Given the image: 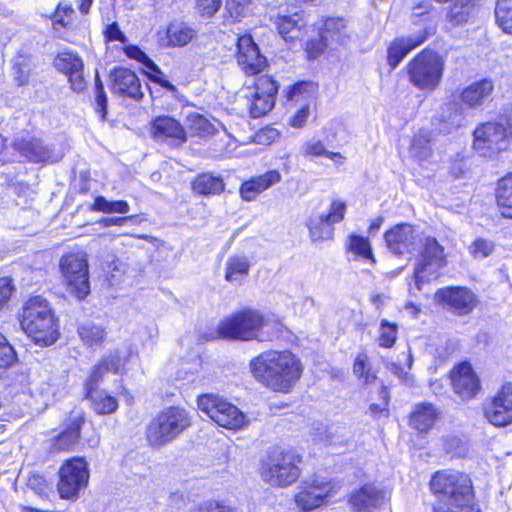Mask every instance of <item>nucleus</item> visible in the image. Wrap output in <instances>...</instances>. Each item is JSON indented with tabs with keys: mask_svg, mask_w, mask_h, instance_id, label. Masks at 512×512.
Masks as SVG:
<instances>
[{
	"mask_svg": "<svg viewBox=\"0 0 512 512\" xmlns=\"http://www.w3.org/2000/svg\"><path fill=\"white\" fill-rule=\"evenodd\" d=\"M253 377L275 392L288 393L301 378L303 366L288 350H270L254 357L249 364Z\"/></svg>",
	"mask_w": 512,
	"mask_h": 512,
	"instance_id": "nucleus-1",
	"label": "nucleus"
},
{
	"mask_svg": "<svg viewBox=\"0 0 512 512\" xmlns=\"http://www.w3.org/2000/svg\"><path fill=\"white\" fill-rule=\"evenodd\" d=\"M430 490L436 497L433 511L476 505L472 481L459 471H437L430 480Z\"/></svg>",
	"mask_w": 512,
	"mask_h": 512,
	"instance_id": "nucleus-2",
	"label": "nucleus"
},
{
	"mask_svg": "<svg viewBox=\"0 0 512 512\" xmlns=\"http://www.w3.org/2000/svg\"><path fill=\"white\" fill-rule=\"evenodd\" d=\"M20 324L27 336L41 347L54 344L60 336L58 320L49 302L40 296L32 297L25 302Z\"/></svg>",
	"mask_w": 512,
	"mask_h": 512,
	"instance_id": "nucleus-3",
	"label": "nucleus"
},
{
	"mask_svg": "<svg viewBox=\"0 0 512 512\" xmlns=\"http://www.w3.org/2000/svg\"><path fill=\"white\" fill-rule=\"evenodd\" d=\"M192 424L184 408L172 406L161 411L147 426L146 438L155 448L163 447L178 438Z\"/></svg>",
	"mask_w": 512,
	"mask_h": 512,
	"instance_id": "nucleus-4",
	"label": "nucleus"
},
{
	"mask_svg": "<svg viewBox=\"0 0 512 512\" xmlns=\"http://www.w3.org/2000/svg\"><path fill=\"white\" fill-rule=\"evenodd\" d=\"M301 458L292 452L275 450L262 462L261 478L273 487H287L298 480L301 474Z\"/></svg>",
	"mask_w": 512,
	"mask_h": 512,
	"instance_id": "nucleus-5",
	"label": "nucleus"
},
{
	"mask_svg": "<svg viewBox=\"0 0 512 512\" xmlns=\"http://www.w3.org/2000/svg\"><path fill=\"white\" fill-rule=\"evenodd\" d=\"M410 83L423 91L435 90L442 79L444 60L436 52L423 50L406 66Z\"/></svg>",
	"mask_w": 512,
	"mask_h": 512,
	"instance_id": "nucleus-6",
	"label": "nucleus"
},
{
	"mask_svg": "<svg viewBox=\"0 0 512 512\" xmlns=\"http://www.w3.org/2000/svg\"><path fill=\"white\" fill-rule=\"evenodd\" d=\"M418 243L421 244V250L414 270V280L416 288L421 290L425 282L438 277V271L446 265V257L444 247L434 237L420 236Z\"/></svg>",
	"mask_w": 512,
	"mask_h": 512,
	"instance_id": "nucleus-7",
	"label": "nucleus"
},
{
	"mask_svg": "<svg viewBox=\"0 0 512 512\" xmlns=\"http://www.w3.org/2000/svg\"><path fill=\"white\" fill-rule=\"evenodd\" d=\"M197 405L201 412L226 429H241L248 423L246 416L235 405L216 394L200 395Z\"/></svg>",
	"mask_w": 512,
	"mask_h": 512,
	"instance_id": "nucleus-8",
	"label": "nucleus"
},
{
	"mask_svg": "<svg viewBox=\"0 0 512 512\" xmlns=\"http://www.w3.org/2000/svg\"><path fill=\"white\" fill-rule=\"evenodd\" d=\"M265 324L264 318L256 310L244 309L223 320L217 329L220 337L248 341L258 339Z\"/></svg>",
	"mask_w": 512,
	"mask_h": 512,
	"instance_id": "nucleus-9",
	"label": "nucleus"
},
{
	"mask_svg": "<svg viewBox=\"0 0 512 512\" xmlns=\"http://www.w3.org/2000/svg\"><path fill=\"white\" fill-rule=\"evenodd\" d=\"M59 267L66 283L67 291L79 300L84 299L90 292L86 253L78 251L62 256Z\"/></svg>",
	"mask_w": 512,
	"mask_h": 512,
	"instance_id": "nucleus-10",
	"label": "nucleus"
},
{
	"mask_svg": "<svg viewBox=\"0 0 512 512\" xmlns=\"http://www.w3.org/2000/svg\"><path fill=\"white\" fill-rule=\"evenodd\" d=\"M336 492L337 486L331 480L313 476L297 487L294 502L299 511L310 512L328 504Z\"/></svg>",
	"mask_w": 512,
	"mask_h": 512,
	"instance_id": "nucleus-11",
	"label": "nucleus"
},
{
	"mask_svg": "<svg viewBox=\"0 0 512 512\" xmlns=\"http://www.w3.org/2000/svg\"><path fill=\"white\" fill-rule=\"evenodd\" d=\"M58 492L62 499H76L79 492L86 488L89 480L87 463L83 458L66 461L59 472Z\"/></svg>",
	"mask_w": 512,
	"mask_h": 512,
	"instance_id": "nucleus-12",
	"label": "nucleus"
},
{
	"mask_svg": "<svg viewBox=\"0 0 512 512\" xmlns=\"http://www.w3.org/2000/svg\"><path fill=\"white\" fill-rule=\"evenodd\" d=\"M474 148L484 157H491L510 148L502 122H486L474 130Z\"/></svg>",
	"mask_w": 512,
	"mask_h": 512,
	"instance_id": "nucleus-13",
	"label": "nucleus"
},
{
	"mask_svg": "<svg viewBox=\"0 0 512 512\" xmlns=\"http://www.w3.org/2000/svg\"><path fill=\"white\" fill-rule=\"evenodd\" d=\"M435 299L448 311L459 316L470 314L478 305L475 293L467 287H447L439 289Z\"/></svg>",
	"mask_w": 512,
	"mask_h": 512,
	"instance_id": "nucleus-14",
	"label": "nucleus"
},
{
	"mask_svg": "<svg viewBox=\"0 0 512 512\" xmlns=\"http://www.w3.org/2000/svg\"><path fill=\"white\" fill-rule=\"evenodd\" d=\"M486 419L496 427L512 424V383H505L484 409Z\"/></svg>",
	"mask_w": 512,
	"mask_h": 512,
	"instance_id": "nucleus-15",
	"label": "nucleus"
},
{
	"mask_svg": "<svg viewBox=\"0 0 512 512\" xmlns=\"http://www.w3.org/2000/svg\"><path fill=\"white\" fill-rule=\"evenodd\" d=\"M278 92V84L268 76L257 79L254 92L250 98V114L253 118H259L267 114L275 104Z\"/></svg>",
	"mask_w": 512,
	"mask_h": 512,
	"instance_id": "nucleus-16",
	"label": "nucleus"
},
{
	"mask_svg": "<svg viewBox=\"0 0 512 512\" xmlns=\"http://www.w3.org/2000/svg\"><path fill=\"white\" fill-rule=\"evenodd\" d=\"M419 238L420 235L408 223L395 225L384 234L387 248L395 255L412 253L416 250Z\"/></svg>",
	"mask_w": 512,
	"mask_h": 512,
	"instance_id": "nucleus-17",
	"label": "nucleus"
},
{
	"mask_svg": "<svg viewBox=\"0 0 512 512\" xmlns=\"http://www.w3.org/2000/svg\"><path fill=\"white\" fill-rule=\"evenodd\" d=\"M55 68L68 77L71 89L75 92H82L87 86L83 76L84 63L75 53L62 52L54 59Z\"/></svg>",
	"mask_w": 512,
	"mask_h": 512,
	"instance_id": "nucleus-18",
	"label": "nucleus"
},
{
	"mask_svg": "<svg viewBox=\"0 0 512 512\" xmlns=\"http://www.w3.org/2000/svg\"><path fill=\"white\" fill-rule=\"evenodd\" d=\"M387 500V493L373 484L362 486L350 497L354 512H378Z\"/></svg>",
	"mask_w": 512,
	"mask_h": 512,
	"instance_id": "nucleus-19",
	"label": "nucleus"
},
{
	"mask_svg": "<svg viewBox=\"0 0 512 512\" xmlns=\"http://www.w3.org/2000/svg\"><path fill=\"white\" fill-rule=\"evenodd\" d=\"M237 61L241 68L249 74L262 71L266 59L259 52L258 46L250 35H242L237 41Z\"/></svg>",
	"mask_w": 512,
	"mask_h": 512,
	"instance_id": "nucleus-20",
	"label": "nucleus"
},
{
	"mask_svg": "<svg viewBox=\"0 0 512 512\" xmlns=\"http://www.w3.org/2000/svg\"><path fill=\"white\" fill-rule=\"evenodd\" d=\"M454 392L463 400H470L480 390V381L468 363H462L451 371Z\"/></svg>",
	"mask_w": 512,
	"mask_h": 512,
	"instance_id": "nucleus-21",
	"label": "nucleus"
},
{
	"mask_svg": "<svg viewBox=\"0 0 512 512\" xmlns=\"http://www.w3.org/2000/svg\"><path fill=\"white\" fill-rule=\"evenodd\" d=\"M150 131L154 139L169 141L173 145H181L187 140L180 122L168 115L156 117L151 123Z\"/></svg>",
	"mask_w": 512,
	"mask_h": 512,
	"instance_id": "nucleus-22",
	"label": "nucleus"
},
{
	"mask_svg": "<svg viewBox=\"0 0 512 512\" xmlns=\"http://www.w3.org/2000/svg\"><path fill=\"white\" fill-rule=\"evenodd\" d=\"M110 79L113 93L135 100L143 98L140 80L133 71L123 67L115 68L110 74Z\"/></svg>",
	"mask_w": 512,
	"mask_h": 512,
	"instance_id": "nucleus-23",
	"label": "nucleus"
},
{
	"mask_svg": "<svg viewBox=\"0 0 512 512\" xmlns=\"http://www.w3.org/2000/svg\"><path fill=\"white\" fill-rule=\"evenodd\" d=\"M13 147L23 157L34 163L56 162L60 159L49 147L43 145L42 141L36 138L16 139L13 142Z\"/></svg>",
	"mask_w": 512,
	"mask_h": 512,
	"instance_id": "nucleus-24",
	"label": "nucleus"
},
{
	"mask_svg": "<svg viewBox=\"0 0 512 512\" xmlns=\"http://www.w3.org/2000/svg\"><path fill=\"white\" fill-rule=\"evenodd\" d=\"M427 37V31L420 30L409 37L396 38L388 47L387 61L391 69H395L406 55L423 44Z\"/></svg>",
	"mask_w": 512,
	"mask_h": 512,
	"instance_id": "nucleus-25",
	"label": "nucleus"
},
{
	"mask_svg": "<svg viewBox=\"0 0 512 512\" xmlns=\"http://www.w3.org/2000/svg\"><path fill=\"white\" fill-rule=\"evenodd\" d=\"M281 181L277 170H270L263 175L245 181L240 187V195L245 201L254 200L260 193Z\"/></svg>",
	"mask_w": 512,
	"mask_h": 512,
	"instance_id": "nucleus-26",
	"label": "nucleus"
},
{
	"mask_svg": "<svg viewBox=\"0 0 512 512\" xmlns=\"http://www.w3.org/2000/svg\"><path fill=\"white\" fill-rule=\"evenodd\" d=\"M84 423V416L81 412H72L68 418L67 428L53 443V448L58 451L73 450L80 437V429Z\"/></svg>",
	"mask_w": 512,
	"mask_h": 512,
	"instance_id": "nucleus-27",
	"label": "nucleus"
},
{
	"mask_svg": "<svg viewBox=\"0 0 512 512\" xmlns=\"http://www.w3.org/2000/svg\"><path fill=\"white\" fill-rule=\"evenodd\" d=\"M494 84L489 79L476 81L461 92V100L470 108H479L491 99Z\"/></svg>",
	"mask_w": 512,
	"mask_h": 512,
	"instance_id": "nucleus-28",
	"label": "nucleus"
},
{
	"mask_svg": "<svg viewBox=\"0 0 512 512\" xmlns=\"http://www.w3.org/2000/svg\"><path fill=\"white\" fill-rule=\"evenodd\" d=\"M441 412L431 403H420L410 416V424L419 432L430 430L440 418Z\"/></svg>",
	"mask_w": 512,
	"mask_h": 512,
	"instance_id": "nucleus-29",
	"label": "nucleus"
},
{
	"mask_svg": "<svg viewBox=\"0 0 512 512\" xmlns=\"http://www.w3.org/2000/svg\"><path fill=\"white\" fill-rule=\"evenodd\" d=\"M97 384L98 383H91L90 378L86 383V397L91 400L93 410L99 415L115 412L118 408V401L105 391L96 390L95 386Z\"/></svg>",
	"mask_w": 512,
	"mask_h": 512,
	"instance_id": "nucleus-30",
	"label": "nucleus"
},
{
	"mask_svg": "<svg viewBox=\"0 0 512 512\" xmlns=\"http://www.w3.org/2000/svg\"><path fill=\"white\" fill-rule=\"evenodd\" d=\"M195 30L185 23H171L164 34H159L162 45L182 47L187 45L195 36Z\"/></svg>",
	"mask_w": 512,
	"mask_h": 512,
	"instance_id": "nucleus-31",
	"label": "nucleus"
},
{
	"mask_svg": "<svg viewBox=\"0 0 512 512\" xmlns=\"http://www.w3.org/2000/svg\"><path fill=\"white\" fill-rule=\"evenodd\" d=\"M275 23L279 34L286 41L300 38L303 34V28L306 26L303 15L300 13L278 16Z\"/></svg>",
	"mask_w": 512,
	"mask_h": 512,
	"instance_id": "nucleus-32",
	"label": "nucleus"
},
{
	"mask_svg": "<svg viewBox=\"0 0 512 512\" xmlns=\"http://www.w3.org/2000/svg\"><path fill=\"white\" fill-rule=\"evenodd\" d=\"M250 271V262L243 255L230 256L225 264V280L234 285H241Z\"/></svg>",
	"mask_w": 512,
	"mask_h": 512,
	"instance_id": "nucleus-33",
	"label": "nucleus"
},
{
	"mask_svg": "<svg viewBox=\"0 0 512 512\" xmlns=\"http://www.w3.org/2000/svg\"><path fill=\"white\" fill-rule=\"evenodd\" d=\"M77 332L83 344L90 348L101 346L107 335L105 327L93 321L81 323Z\"/></svg>",
	"mask_w": 512,
	"mask_h": 512,
	"instance_id": "nucleus-34",
	"label": "nucleus"
},
{
	"mask_svg": "<svg viewBox=\"0 0 512 512\" xmlns=\"http://www.w3.org/2000/svg\"><path fill=\"white\" fill-rule=\"evenodd\" d=\"M476 0H455L447 14V20L452 26L468 23L474 16Z\"/></svg>",
	"mask_w": 512,
	"mask_h": 512,
	"instance_id": "nucleus-35",
	"label": "nucleus"
},
{
	"mask_svg": "<svg viewBox=\"0 0 512 512\" xmlns=\"http://www.w3.org/2000/svg\"><path fill=\"white\" fill-rule=\"evenodd\" d=\"M320 34L329 45L332 43L344 44L348 37L344 19L339 17L327 18Z\"/></svg>",
	"mask_w": 512,
	"mask_h": 512,
	"instance_id": "nucleus-36",
	"label": "nucleus"
},
{
	"mask_svg": "<svg viewBox=\"0 0 512 512\" xmlns=\"http://www.w3.org/2000/svg\"><path fill=\"white\" fill-rule=\"evenodd\" d=\"M496 199L501 214L506 218H512V173L498 181Z\"/></svg>",
	"mask_w": 512,
	"mask_h": 512,
	"instance_id": "nucleus-37",
	"label": "nucleus"
},
{
	"mask_svg": "<svg viewBox=\"0 0 512 512\" xmlns=\"http://www.w3.org/2000/svg\"><path fill=\"white\" fill-rule=\"evenodd\" d=\"M223 179L212 174H201L193 182V190L200 195H218L224 191Z\"/></svg>",
	"mask_w": 512,
	"mask_h": 512,
	"instance_id": "nucleus-38",
	"label": "nucleus"
},
{
	"mask_svg": "<svg viewBox=\"0 0 512 512\" xmlns=\"http://www.w3.org/2000/svg\"><path fill=\"white\" fill-rule=\"evenodd\" d=\"M301 154L304 157L310 158L326 157L337 165H342L345 160L340 153L328 151L324 144L319 140H311L304 143L301 147Z\"/></svg>",
	"mask_w": 512,
	"mask_h": 512,
	"instance_id": "nucleus-39",
	"label": "nucleus"
},
{
	"mask_svg": "<svg viewBox=\"0 0 512 512\" xmlns=\"http://www.w3.org/2000/svg\"><path fill=\"white\" fill-rule=\"evenodd\" d=\"M310 238L313 242H320L332 238L333 225L321 215L312 216L308 222Z\"/></svg>",
	"mask_w": 512,
	"mask_h": 512,
	"instance_id": "nucleus-40",
	"label": "nucleus"
},
{
	"mask_svg": "<svg viewBox=\"0 0 512 512\" xmlns=\"http://www.w3.org/2000/svg\"><path fill=\"white\" fill-rule=\"evenodd\" d=\"M122 360L118 351L111 352L99 363L90 375L91 383H98L105 372L118 373Z\"/></svg>",
	"mask_w": 512,
	"mask_h": 512,
	"instance_id": "nucleus-41",
	"label": "nucleus"
},
{
	"mask_svg": "<svg viewBox=\"0 0 512 512\" xmlns=\"http://www.w3.org/2000/svg\"><path fill=\"white\" fill-rule=\"evenodd\" d=\"M348 251L362 260L372 264L375 263L370 243L368 239L364 237L351 235L349 237Z\"/></svg>",
	"mask_w": 512,
	"mask_h": 512,
	"instance_id": "nucleus-42",
	"label": "nucleus"
},
{
	"mask_svg": "<svg viewBox=\"0 0 512 512\" xmlns=\"http://www.w3.org/2000/svg\"><path fill=\"white\" fill-rule=\"evenodd\" d=\"M495 17L499 27L512 34V0H497Z\"/></svg>",
	"mask_w": 512,
	"mask_h": 512,
	"instance_id": "nucleus-43",
	"label": "nucleus"
},
{
	"mask_svg": "<svg viewBox=\"0 0 512 512\" xmlns=\"http://www.w3.org/2000/svg\"><path fill=\"white\" fill-rule=\"evenodd\" d=\"M441 120L448 125V129L460 127L463 122L462 107L455 101H450L442 107Z\"/></svg>",
	"mask_w": 512,
	"mask_h": 512,
	"instance_id": "nucleus-44",
	"label": "nucleus"
},
{
	"mask_svg": "<svg viewBox=\"0 0 512 512\" xmlns=\"http://www.w3.org/2000/svg\"><path fill=\"white\" fill-rule=\"evenodd\" d=\"M91 209L94 211H99L107 214H127L130 210V207L126 201H108L104 197L98 196L95 198Z\"/></svg>",
	"mask_w": 512,
	"mask_h": 512,
	"instance_id": "nucleus-45",
	"label": "nucleus"
},
{
	"mask_svg": "<svg viewBox=\"0 0 512 512\" xmlns=\"http://www.w3.org/2000/svg\"><path fill=\"white\" fill-rule=\"evenodd\" d=\"M188 129L193 136L205 137L213 134V125L202 115L192 113L188 116Z\"/></svg>",
	"mask_w": 512,
	"mask_h": 512,
	"instance_id": "nucleus-46",
	"label": "nucleus"
},
{
	"mask_svg": "<svg viewBox=\"0 0 512 512\" xmlns=\"http://www.w3.org/2000/svg\"><path fill=\"white\" fill-rule=\"evenodd\" d=\"M410 151L411 154L419 160H425L430 156L431 148L429 146V137L426 131H420L414 135L411 141Z\"/></svg>",
	"mask_w": 512,
	"mask_h": 512,
	"instance_id": "nucleus-47",
	"label": "nucleus"
},
{
	"mask_svg": "<svg viewBox=\"0 0 512 512\" xmlns=\"http://www.w3.org/2000/svg\"><path fill=\"white\" fill-rule=\"evenodd\" d=\"M353 373L364 384H370L376 379L375 373L371 371L368 357L365 354H359L353 365Z\"/></svg>",
	"mask_w": 512,
	"mask_h": 512,
	"instance_id": "nucleus-48",
	"label": "nucleus"
},
{
	"mask_svg": "<svg viewBox=\"0 0 512 512\" xmlns=\"http://www.w3.org/2000/svg\"><path fill=\"white\" fill-rule=\"evenodd\" d=\"M397 325L383 319L379 328V345L384 348H391L397 339Z\"/></svg>",
	"mask_w": 512,
	"mask_h": 512,
	"instance_id": "nucleus-49",
	"label": "nucleus"
},
{
	"mask_svg": "<svg viewBox=\"0 0 512 512\" xmlns=\"http://www.w3.org/2000/svg\"><path fill=\"white\" fill-rule=\"evenodd\" d=\"M125 53L129 58L141 62L147 70L161 74L160 68L139 47L133 45L127 46Z\"/></svg>",
	"mask_w": 512,
	"mask_h": 512,
	"instance_id": "nucleus-50",
	"label": "nucleus"
},
{
	"mask_svg": "<svg viewBox=\"0 0 512 512\" xmlns=\"http://www.w3.org/2000/svg\"><path fill=\"white\" fill-rule=\"evenodd\" d=\"M329 46L327 41L318 34L315 38H312L306 42L305 50L309 59L318 58Z\"/></svg>",
	"mask_w": 512,
	"mask_h": 512,
	"instance_id": "nucleus-51",
	"label": "nucleus"
},
{
	"mask_svg": "<svg viewBox=\"0 0 512 512\" xmlns=\"http://www.w3.org/2000/svg\"><path fill=\"white\" fill-rule=\"evenodd\" d=\"M16 360V353L3 334L0 333V368L12 365Z\"/></svg>",
	"mask_w": 512,
	"mask_h": 512,
	"instance_id": "nucleus-52",
	"label": "nucleus"
},
{
	"mask_svg": "<svg viewBox=\"0 0 512 512\" xmlns=\"http://www.w3.org/2000/svg\"><path fill=\"white\" fill-rule=\"evenodd\" d=\"M346 211V205L340 201L332 202L329 212L327 214H321L330 224L334 225L343 220Z\"/></svg>",
	"mask_w": 512,
	"mask_h": 512,
	"instance_id": "nucleus-53",
	"label": "nucleus"
},
{
	"mask_svg": "<svg viewBox=\"0 0 512 512\" xmlns=\"http://www.w3.org/2000/svg\"><path fill=\"white\" fill-rule=\"evenodd\" d=\"M221 5L222 0H196V9L204 17H212Z\"/></svg>",
	"mask_w": 512,
	"mask_h": 512,
	"instance_id": "nucleus-54",
	"label": "nucleus"
},
{
	"mask_svg": "<svg viewBox=\"0 0 512 512\" xmlns=\"http://www.w3.org/2000/svg\"><path fill=\"white\" fill-rule=\"evenodd\" d=\"M493 249V243L482 238L475 240L471 246V252L476 258H485L489 256Z\"/></svg>",
	"mask_w": 512,
	"mask_h": 512,
	"instance_id": "nucleus-55",
	"label": "nucleus"
},
{
	"mask_svg": "<svg viewBox=\"0 0 512 512\" xmlns=\"http://www.w3.org/2000/svg\"><path fill=\"white\" fill-rule=\"evenodd\" d=\"M248 2L249 0H227L226 10L230 17L236 20L243 16L246 11Z\"/></svg>",
	"mask_w": 512,
	"mask_h": 512,
	"instance_id": "nucleus-56",
	"label": "nucleus"
},
{
	"mask_svg": "<svg viewBox=\"0 0 512 512\" xmlns=\"http://www.w3.org/2000/svg\"><path fill=\"white\" fill-rule=\"evenodd\" d=\"M14 291L12 280L8 277L0 278V311L10 300Z\"/></svg>",
	"mask_w": 512,
	"mask_h": 512,
	"instance_id": "nucleus-57",
	"label": "nucleus"
},
{
	"mask_svg": "<svg viewBox=\"0 0 512 512\" xmlns=\"http://www.w3.org/2000/svg\"><path fill=\"white\" fill-rule=\"evenodd\" d=\"M191 512H235L231 507L217 501H206L193 508Z\"/></svg>",
	"mask_w": 512,
	"mask_h": 512,
	"instance_id": "nucleus-58",
	"label": "nucleus"
},
{
	"mask_svg": "<svg viewBox=\"0 0 512 512\" xmlns=\"http://www.w3.org/2000/svg\"><path fill=\"white\" fill-rule=\"evenodd\" d=\"M129 221L136 223L138 221V217L136 215L126 217H106L101 219L99 224L103 227L123 226Z\"/></svg>",
	"mask_w": 512,
	"mask_h": 512,
	"instance_id": "nucleus-59",
	"label": "nucleus"
},
{
	"mask_svg": "<svg viewBox=\"0 0 512 512\" xmlns=\"http://www.w3.org/2000/svg\"><path fill=\"white\" fill-rule=\"evenodd\" d=\"M74 13V9L70 4L67 3H61L57 7L56 11V21L58 23H61L62 25H67L69 23V20L71 18V15Z\"/></svg>",
	"mask_w": 512,
	"mask_h": 512,
	"instance_id": "nucleus-60",
	"label": "nucleus"
},
{
	"mask_svg": "<svg viewBox=\"0 0 512 512\" xmlns=\"http://www.w3.org/2000/svg\"><path fill=\"white\" fill-rule=\"evenodd\" d=\"M96 112L99 113L102 121L105 120L107 114V96L104 89L95 92Z\"/></svg>",
	"mask_w": 512,
	"mask_h": 512,
	"instance_id": "nucleus-61",
	"label": "nucleus"
},
{
	"mask_svg": "<svg viewBox=\"0 0 512 512\" xmlns=\"http://www.w3.org/2000/svg\"><path fill=\"white\" fill-rule=\"evenodd\" d=\"M105 37L108 41H119L121 43L126 42V36L121 32L116 22L108 25L105 29Z\"/></svg>",
	"mask_w": 512,
	"mask_h": 512,
	"instance_id": "nucleus-62",
	"label": "nucleus"
},
{
	"mask_svg": "<svg viewBox=\"0 0 512 512\" xmlns=\"http://www.w3.org/2000/svg\"><path fill=\"white\" fill-rule=\"evenodd\" d=\"M312 435L319 442H322L325 444L332 442V432L327 426H325L323 424H318L316 427H314Z\"/></svg>",
	"mask_w": 512,
	"mask_h": 512,
	"instance_id": "nucleus-63",
	"label": "nucleus"
},
{
	"mask_svg": "<svg viewBox=\"0 0 512 512\" xmlns=\"http://www.w3.org/2000/svg\"><path fill=\"white\" fill-rule=\"evenodd\" d=\"M313 88V84L311 82H298L287 92V98L289 100H294L297 96L303 95L305 92H308L309 89Z\"/></svg>",
	"mask_w": 512,
	"mask_h": 512,
	"instance_id": "nucleus-64",
	"label": "nucleus"
}]
</instances>
